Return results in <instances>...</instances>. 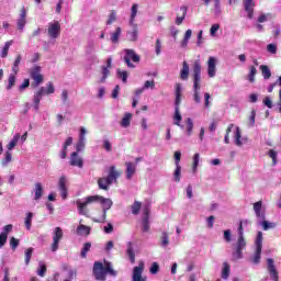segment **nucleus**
I'll use <instances>...</instances> for the list:
<instances>
[{
  "label": "nucleus",
  "mask_w": 281,
  "mask_h": 281,
  "mask_svg": "<svg viewBox=\"0 0 281 281\" xmlns=\"http://www.w3.org/2000/svg\"><path fill=\"white\" fill-rule=\"evenodd\" d=\"M95 199L97 198H94V195H89L87 198L77 200L76 205L78 214H80V216H89V205L95 203Z\"/></svg>",
  "instance_id": "obj_5"
},
{
  "label": "nucleus",
  "mask_w": 281,
  "mask_h": 281,
  "mask_svg": "<svg viewBox=\"0 0 281 281\" xmlns=\"http://www.w3.org/2000/svg\"><path fill=\"white\" fill-rule=\"evenodd\" d=\"M123 53L125 54L123 57L124 63L130 69H135V64L133 63L139 64L142 57H139V55H137V53H135V50L131 48H125Z\"/></svg>",
  "instance_id": "obj_6"
},
{
  "label": "nucleus",
  "mask_w": 281,
  "mask_h": 281,
  "mask_svg": "<svg viewBox=\"0 0 281 281\" xmlns=\"http://www.w3.org/2000/svg\"><path fill=\"white\" fill-rule=\"evenodd\" d=\"M267 262H268V270H269L271 280L278 281V270H276V263L273 259L269 258Z\"/></svg>",
  "instance_id": "obj_24"
},
{
  "label": "nucleus",
  "mask_w": 281,
  "mask_h": 281,
  "mask_svg": "<svg viewBox=\"0 0 281 281\" xmlns=\"http://www.w3.org/2000/svg\"><path fill=\"white\" fill-rule=\"evenodd\" d=\"M258 225L262 227L263 232H269V229H276V223L269 222L267 220H258Z\"/></svg>",
  "instance_id": "obj_26"
},
{
  "label": "nucleus",
  "mask_w": 281,
  "mask_h": 281,
  "mask_svg": "<svg viewBox=\"0 0 281 281\" xmlns=\"http://www.w3.org/2000/svg\"><path fill=\"white\" fill-rule=\"evenodd\" d=\"M34 194V201H41L43 196V184L41 182L35 183Z\"/></svg>",
  "instance_id": "obj_33"
},
{
  "label": "nucleus",
  "mask_w": 281,
  "mask_h": 281,
  "mask_svg": "<svg viewBox=\"0 0 281 281\" xmlns=\"http://www.w3.org/2000/svg\"><path fill=\"white\" fill-rule=\"evenodd\" d=\"M260 71L265 80H269V78H271V69H269V66L261 65Z\"/></svg>",
  "instance_id": "obj_43"
},
{
  "label": "nucleus",
  "mask_w": 281,
  "mask_h": 281,
  "mask_svg": "<svg viewBox=\"0 0 281 281\" xmlns=\"http://www.w3.org/2000/svg\"><path fill=\"white\" fill-rule=\"evenodd\" d=\"M19 139H21V134H15L13 138L10 140V143L7 145L8 150H12L13 148H16V144H19Z\"/></svg>",
  "instance_id": "obj_36"
},
{
  "label": "nucleus",
  "mask_w": 281,
  "mask_h": 281,
  "mask_svg": "<svg viewBox=\"0 0 281 281\" xmlns=\"http://www.w3.org/2000/svg\"><path fill=\"white\" fill-rule=\"evenodd\" d=\"M181 91H183V87L181 83H176V109H175V116H173V124L179 126V128L183 130L184 126L181 124V112H179V104H181Z\"/></svg>",
  "instance_id": "obj_4"
},
{
  "label": "nucleus",
  "mask_w": 281,
  "mask_h": 281,
  "mask_svg": "<svg viewBox=\"0 0 281 281\" xmlns=\"http://www.w3.org/2000/svg\"><path fill=\"white\" fill-rule=\"evenodd\" d=\"M267 52H269V54H278V45L268 44L267 45Z\"/></svg>",
  "instance_id": "obj_64"
},
{
  "label": "nucleus",
  "mask_w": 281,
  "mask_h": 281,
  "mask_svg": "<svg viewBox=\"0 0 281 281\" xmlns=\"http://www.w3.org/2000/svg\"><path fill=\"white\" fill-rule=\"evenodd\" d=\"M117 20V13L115 11H112L109 15V19L106 21V25H112Z\"/></svg>",
  "instance_id": "obj_57"
},
{
  "label": "nucleus",
  "mask_w": 281,
  "mask_h": 281,
  "mask_svg": "<svg viewBox=\"0 0 281 281\" xmlns=\"http://www.w3.org/2000/svg\"><path fill=\"white\" fill-rule=\"evenodd\" d=\"M27 24V11L25 10V7H23L20 11V16L16 20V26L20 32H23L25 30V25Z\"/></svg>",
  "instance_id": "obj_14"
},
{
  "label": "nucleus",
  "mask_w": 281,
  "mask_h": 281,
  "mask_svg": "<svg viewBox=\"0 0 281 281\" xmlns=\"http://www.w3.org/2000/svg\"><path fill=\"white\" fill-rule=\"evenodd\" d=\"M126 166V179H133V175H135L137 170V165L133 162H125Z\"/></svg>",
  "instance_id": "obj_25"
},
{
  "label": "nucleus",
  "mask_w": 281,
  "mask_h": 281,
  "mask_svg": "<svg viewBox=\"0 0 281 281\" xmlns=\"http://www.w3.org/2000/svg\"><path fill=\"white\" fill-rule=\"evenodd\" d=\"M87 128L86 127H80L79 131V140L76 143L75 148H76V153H82V150H85V146L87 144Z\"/></svg>",
  "instance_id": "obj_11"
},
{
  "label": "nucleus",
  "mask_w": 281,
  "mask_h": 281,
  "mask_svg": "<svg viewBox=\"0 0 281 281\" xmlns=\"http://www.w3.org/2000/svg\"><path fill=\"white\" fill-rule=\"evenodd\" d=\"M258 74V69L255 66H250V71L248 74L249 82H256V75Z\"/></svg>",
  "instance_id": "obj_49"
},
{
  "label": "nucleus",
  "mask_w": 281,
  "mask_h": 281,
  "mask_svg": "<svg viewBox=\"0 0 281 281\" xmlns=\"http://www.w3.org/2000/svg\"><path fill=\"white\" fill-rule=\"evenodd\" d=\"M144 261H140L138 266L134 267L132 273V281H148L144 276Z\"/></svg>",
  "instance_id": "obj_12"
},
{
  "label": "nucleus",
  "mask_w": 281,
  "mask_h": 281,
  "mask_svg": "<svg viewBox=\"0 0 281 281\" xmlns=\"http://www.w3.org/2000/svg\"><path fill=\"white\" fill-rule=\"evenodd\" d=\"M190 78V64L188 61L182 63V68L180 69V80L188 81Z\"/></svg>",
  "instance_id": "obj_23"
},
{
  "label": "nucleus",
  "mask_w": 281,
  "mask_h": 281,
  "mask_svg": "<svg viewBox=\"0 0 281 281\" xmlns=\"http://www.w3.org/2000/svg\"><path fill=\"white\" fill-rule=\"evenodd\" d=\"M94 198H97L95 203H101V205H103L102 218L97 221V223H104V221H106V212H109L110 207H113V201L102 195H94Z\"/></svg>",
  "instance_id": "obj_7"
},
{
  "label": "nucleus",
  "mask_w": 281,
  "mask_h": 281,
  "mask_svg": "<svg viewBox=\"0 0 281 281\" xmlns=\"http://www.w3.org/2000/svg\"><path fill=\"white\" fill-rule=\"evenodd\" d=\"M12 43L14 42L13 41L5 42L0 53L1 58H8V52H10V47H12Z\"/></svg>",
  "instance_id": "obj_39"
},
{
  "label": "nucleus",
  "mask_w": 281,
  "mask_h": 281,
  "mask_svg": "<svg viewBox=\"0 0 281 281\" xmlns=\"http://www.w3.org/2000/svg\"><path fill=\"white\" fill-rule=\"evenodd\" d=\"M213 3L216 16L221 15L223 12V9L221 8V0H213Z\"/></svg>",
  "instance_id": "obj_55"
},
{
  "label": "nucleus",
  "mask_w": 281,
  "mask_h": 281,
  "mask_svg": "<svg viewBox=\"0 0 281 281\" xmlns=\"http://www.w3.org/2000/svg\"><path fill=\"white\" fill-rule=\"evenodd\" d=\"M254 212L257 217V221H265L266 213H265V209L262 207V201H258L254 203Z\"/></svg>",
  "instance_id": "obj_18"
},
{
  "label": "nucleus",
  "mask_w": 281,
  "mask_h": 281,
  "mask_svg": "<svg viewBox=\"0 0 281 281\" xmlns=\"http://www.w3.org/2000/svg\"><path fill=\"white\" fill-rule=\"evenodd\" d=\"M143 232H149L150 231V221H149V215H150V205H145L143 207Z\"/></svg>",
  "instance_id": "obj_15"
},
{
  "label": "nucleus",
  "mask_w": 281,
  "mask_h": 281,
  "mask_svg": "<svg viewBox=\"0 0 281 281\" xmlns=\"http://www.w3.org/2000/svg\"><path fill=\"white\" fill-rule=\"evenodd\" d=\"M10 161H12V153H10V150H8V151H5L4 159L1 162L3 168H5V166H8V164H10Z\"/></svg>",
  "instance_id": "obj_52"
},
{
  "label": "nucleus",
  "mask_w": 281,
  "mask_h": 281,
  "mask_svg": "<svg viewBox=\"0 0 281 281\" xmlns=\"http://www.w3.org/2000/svg\"><path fill=\"white\" fill-rule=\"evenodd\" d=\"M71 166H76L77 168H83L85 166V160H82V156L78 151L71 154Z\"/></svg>",
  "instance_id": "obj_22"
},
{
  "label": "nucleus",
  "mask_w": 281,
  "mask_h": 281,
  "mask_svg": "<svg viewBox=\"0 0 281 281\" xmlns=\"http://www.w3.org/2000/svg\"><path fill=\"white\" fill-rule=\"evenodd\" d=\"M193 100L195 104H201V61L193 64Z\"/></svg>",
  "instance_id": "obj_2"
},
{
  "label": "nucleus",
  "mask_w": 281,
  "mask_h": 281,
  "mask_svg": "<svg viewBox=\"0 0 281 281\" xmlns=\"http://www.w3.org/2000/svg\"><path fill=\"white\" fill-rule=\"evenodd\" d=\"M119 78H121L122 82L126 83L128 80V72L126 70H117L116 71Z\"/></svg>",
  "instance_id": "obj_54"
},
{
  "label": "nucleus",
  "mask_w": 281,
  "mask_h": 281,
  "mask_svg": "<svg viewBox=\"0 0 281 281\" xmlns=\"http://www.w3.org/2000/svg\"><path fill=\"white\" fill-rule=\"evenodd\" d=\"M58 188L59 192L61 194V199H67L68 193H67V178L65 176H61L58 180Z\"/></svg>",
  "instance_id": "obj_20"
},
{
  "label": "nucleus",
  "mask_w": 281,
  "mask_h": 281,
  "mask_svg": "<svg viewBox=\"0 0 281 281\" xmlns=\"http://www.w3.org/2000/svg\"><path fill=\"white\" fill-rule=\"evenodd\" d=\"M63 239V228L55 227L53 231L52 251H58V243Z\"/></svg>",
  "instance_id": "obj_13"
},
{
  "label": "nucleus",
  "mask_w": 281,
  "mask_h": 281,
  "mask_svg": "<svg viewBox=\"0 0 281 281\" xmlns=\"http://www.w3.org/2000/svg\"><path fill=\"white\" fill-rule=\"evenodd\" d=\"M160 245L164 248H166L170 245V237L167 232H162V234L160 236Z\"/></svg>",
  "instance_id": "obj_40"
},
{
  "label": "nucleus",
  "mask_w": 281,
  "mask_h": 281,
  "mask_svg": "<svg viewBox=\"0 0 281 281\" xmlns=\"http://www.w3.org/2000/svg\"><path fill=\"white\" fill-rule=\"evenodd\" d=\"M190 38H192V30H187L184 33V37L181 42V47L186 48L188 47V43H190Z\"/></svg>",
  "instance_id": "obj_41"
},
{
  "label": "nucleus",
  "mask_w": 281,
  "mask_h": 281,
  "mask_svg": "<svg viewBox=\"0 0 281 281\" xmlns=\"http://www.w3.org/2000/svg\"><path fill=\"white\" fill-rule=\"evenodd\" d=\"M30 74H31V78H33V79L36 78L37 76H40L41 75V66L33 67L30 71Z\"/></svg>",
  "instance_id": "obj_59"
},
{
  "label": "nucleus",
  "mask_w": 281,
  "mask_h": 281,
  "mask_svg": "<svg viewBox=\"0 0 281 281\" xmlns=\"http://www.w3.org/2000/svg\"><path fill=\"white\" fill-rule=\"evenodd\" d=\"M254 8H256L254 0H244V9L248 19H254Z\"/></svg>",
  "instance_id": "obj_21"
},
{
  "label": "nucleus",
  "mask_w": 281,
  "mask_h": 281,
  "mask_svg": "<svg viewBox=\"0 0 281 281\" xmlns=\"http://www.w3.org/2000/svg\"><path fill=\"white\" fill-rule=\"evenodd\" d=\"M149 272L151 276H157V273H159V263L153 262L151 267L149 268Z\"/></svg>",
  "instance_id": "obj_60"
},
{
  "label": "nucleus",
  "mask_w": 281,
  "mask_h": 281,
  "mask_svg": "<svg viewBox=\"0 0 281 281\" xmlns=\"http://www.w3.org/2000/svg\"><path fill=\"white\" fill-rule=\"evenodd\" d=\"M273 19V15L271 13H261L257 21L258 23H267V21H271Z\"/></svg>",
  "instance_id": "obj_45"
},
{
  "label": "nucleus",
  "mask_w": 281,
  "mask_h": 281,
  "mask_svg": "<svg viewBox=\"0 0 281 281\" xmlns=\"http://www.w3.org/2000/svg\"><path fill=\"white\" fill-rule=\"evenodd\" d=\"M86 54L90 65H98V63H100V59H98V55L95 54V47L93 45L87 47Z\"/></svg>",
  "instance_id": "obj_17"
},
{
  "label": "nucleus",
  "mask_w": 281,
  "mask_h": 281,
  "mask_svg": "<svg viewBox=\"0 0 281 281\" xmlns=\"http://www.w3.org/2000/svg\"><path fill=\"white\" fill-rule=\"evenodd\" d=\"M8 86L7 89L8 91H10V89H12V87H14V85H16V74H10L9 79H8Z\"/></svg>",
  "instance_id": "obj_48"
},
{
  "label": "nucleus",
  "mask_w": 281,
  "mask_h": 281,
  "mask_svg": "<svg viewBox=\"0 0 281 281\" xmlns=\"http://www.w3.org/2000/svg\"><path fill=\"white\" fill-rule=\"evenodd\" d=\"M199 161H201V155L199 153L193 156V172L199 168Z\"/></svg>",
  "instance_id": "obj_58"
},
{
  "label": "nucleus",
  "mask_w": 281,
  "mask_h": 281,
  "mask_svg": "<svg viewBox=\"0 0 281 281\" xmlns=\"http://www.w3.org/2000/svg\"><path fill=\"white\" fill-rule=\"evenodd\" d=\"M91 250V243H86L81 249V258H87V252Z\"/></svg>",
  "instance_id": "obj_56"
},
{
  "label": "nucleus",
  "mask_w": 281,
  "mask_h": 281,
  "mask_svg": "<svg viewBox=\"0 0 281 281\" xmlns=\"http://www.w3.org/2000/svg\"><path fill=\"white\" fill-rule=\"evenodd\" d=\"M131 27H133V30L127 32V36L132 43H135L139 37V31L137 30V24L131 25Z\"/></svg>",
  "instance_id": "obj_31"
},
{
  "label": "nucleus",
  "mask_w": 281,
  "mask_h": 281,
  "mask_svg": "<svg viewBox=\"0 0 281 281\" xmlns=\"http://www.w3.org/2000/svg\"><path fill=\"white\" fill-rule=\"evenodd\" d=\"M71 146V137L67 138V140L64 144V147L61 151L59 153L60 159H67V147Z\"/></svg>",
  "instance_id": "obj_37"
},
{
  "label": "nucleus",
  "mask_w": 281,
  "mask_h": 281,
  "mask_svg": "<svg viewBox=\"0 0 281 281\" xmlns=\"http://www.w3.org/2000/svg\"><path fill=\"white\" fill-rule=\"evenodd\" d=\"M110 41L112 43H120V36H122V27L117 26L114 32L110 34Z\"/></svg>",
  "instance_id": "obj_34"
},
{
  "label": "nucleus",
  "mask_w": 281,
  "mask_h": 281,
  "mask_svg": "<svg viewBox=\"0 0 281 281\" xmlns=\"http://www.w3.org/2000/svg\"><path fill=\"white\" fill-rule=\"evenodd\" d=\"M101 69H102L101 71L102 77L100 78V82H106V79L109 78V75L111 74V71L106 66H102Z\"/></svg>",
  "instance_id": "obj_50"
},
{
  "label": "nucleus",
  "mask_w": 281,
  "mask_h": 281,
  "mask_svg": "<svg viewBox=\"0 0 281 281\" xmlns=\"http://www.w3.org/2000/svg\"><path fill=\"white\" fill-rule=\"evenodd\" d=\"M255 245H256V250L251 258V262H254V265H259L261 254H262V232L257 233Z\"/></svg>",
  "instance_id": "obj_8"
},
{
  "label": "nucleus",
  "mask_w": 281,
  "mask_h": 281,
  "mask_svg": "<svg viewBox=\"0 0 281 281\" xmlns=\"http://www.w3.org/2000/svg\"><path fill=\"white\" fill-rule=\"evenodd\" d=\"M120 175L122 173L115 169V166H111L108 177L98 179L100 190H109V186H111V183H117Z\"/></svg>",
  "instance_id": "obj_3"
},
{
  "label": "nucleus",
  "mask_w": 281,
  "mask_h": 281,
  "mask_svg": "<svg viewBox=\"0 0 281 281\" xmlns=\"http://www.w3.org/2000/svg\"><path fill=\"white\" fill-rule=\"evenodd\" d=\"M234 139H235L236 146H243V143L247 142V138H243V134L240 133V127L238 126L235 127Z\"/></svg>",
  "instance_id": "obj_27"
},
{
  "label": "nucleus",
  "mask_w": 281,
  "mask_h": 281,
  "mask_svg": "<svg viewBox=\"0 0 281 281\" xmlns=\"http://www.w3.org/2000/svg\"><path fill=\"white\" fill-rule=\"evenodd\" d=\"M194 131V123L192 122V120L190 117L187 119V136L191 137L192 133Z\"/></svg>",
  "instance_id": "obj_46"
},
{
  "label": "nucleus",
  "mask_w": 281,
  "mask_h": 281,
  "mask_svg": "<svg viewBox=\"0 0 281 281\" xmlns=\"http://www.w3.org/2000/svg\"><path fill=\"white\" fill-rule=\"evenodd\" d=\"M139 11V4L134 3L131 8L130 25H135V19H137V12Z\"/></svg>",
  "instance_id": "obj_28"
},
{
  "label": "nucleus",
  "mask_w": 281,
  "mask_h": 281,
  "mask_svg": "<svg viewBox=\"0 0 281 281\" xmlns=\"http://www.w3.org/2000/svg\"><path fill=\"white\" fill-rule=\"evenodd\" d=\"M34 252V248H29L25 251V265H30V260H32V254Z\"/></svg>",
  "instance_id": "obj_61"
},
{
  "label": "nucleus",
  "mask_w": 281,
  "mask_h": 281,
  "mask_svg": "<svg viewBox=\"0 0 281 281\" xmlns=\"http://www.w3.org/2000/svg\"><path fill=\"white\" fill-rule=\"evenodd\" d=\"M43 95H45V87L40 88V90L37 92H35V94H34L33 106H34L35 111H38Z\"/></svg>",
  "instance_id": "obj_19"
},
{
  "label": "nucleus",
  "mask_w": 281,
  "mask_h": 281,
  "mask_svg": "<svg viewBox=\"0 0 281 281\" xmlns=\"http://www.w3.org/2000/svg\"><path fill=\"white\" fill-rule=\"evenodd\" d=\"M36 273L37 276H40V278H45V273H47V266L45 265V262L43 261L38 262V268Z\"/></svg>",
  "instance_id": "obj_38"
},
{
  "label": "nucleus",
  "mask_w": 281,
  "mask_h": 281,
  "mask_svg": "<svg viewBox=\"0 0 281 281\" xmlns=\"http://www.w3.org/2000/svg\"><path fill=\"white\" fill-rule=\"evenodd\" d=\"M173 180L179 183L181 181V165L176 166V170L173 172Z\"/></svg>",
  "instance_id": "obj_51"
},
{
  "label": "nucleus",
  "mask_w": 281,
  "mask_h": 281,
  "mask_svg": "<svg viewBox=\"0 0 281 281\" xmlns=\"http://www.w3.org/2000/svg\"><path fill=\"white\" fill-rule=\"evenodd\" d=\"M48 36L52 38L60 36V23L58 21L48 24Z\"/></svg>",
  "instance_id": "obj_16"
},
{
  "label": "nucleus",
  "mask_w": 281,
  "mask_h": 281,
  "mask_svg": "<svg viewBox=\"0 0 281 281\" xmlns=\"http://www.w3.org/2000/svg\"><path fill=\"white\" fill-rule=\"evenodd\" d=\"M133 120V114L131 112H126L121 120L122 128H128L131 126V121Z\"/></svg>",
  "instance_id": "obj_32"
},
{
  "label": "nucleus",
  "mask_w": 281,
  "mask_h": 281,
  "mask_svg": "<svg viewBox=\"0 0 281 281\" xmlns=\"http://www.w3.org/2000/svg\"><path fill=\"white\" fill-rule=\"evenodd\" d=\"M229 273H231L229 263L224 262L223 263V269H222V278H223V280H227L229 278Z\"/></svg>",
  "instance_id": "obj_44"
},
{
  "label": "nucleus",
  "mask_w": 281,
  "mask_h": 281,
  "mask_svg": "<svg viewBox=\"0 0 281 281\" xmlns=\"http://www.w3.org/2000/svg\"><path fill=\"white\" fill-rule=\"evenodd\" d=\"M21 60H23V56H21V54L16 55L12 66L13 74H19V65H21Z\"/></svg>",
  "instance_id": "obj_42"
},
{
  "label": "nucleus",
  "mask_w": 281,
  "mask_h": 281,
  "mask_svg": "<svg viewBox=\"0 0 281 281\" xmlns=\"http://www.w3.org/2000/svg\"><path fill=\"white\" fill-rule=\"evenodd\" d=\"M218 30H221V24H213L211 26V30H210V34L212 37L216 36V32H218Z\"/></svg>",
  "instance_id": "obj_63"
},
{
  "label": "nucleus",
  "mask_w": 281,
  "mask_h": 281,
  "mask_svg": "<svg viewBox=\"0 0 281 281\" xmlns=\"http://www.w3.org/2000/svg\"><path fill=\"white\" fill-rule=\"evenodd\" d=\"M32 218H34V213H32V212L27 213L25 221H24L27 232H30V229H32Z\"/></svg>",
  "instance_id": "obj_47"
},
{
  "label": "nucleus",
  "mask_w": 281,
  "mask_h": 281,
  "mask_svg": "<svg viewBox=\"0 0 281 281\" xmlns=\"http://www.w3.org/2000/svg\"><path fill=\"white\" fill-rule=\"evenodd\" d=\"M247 247L245 238L238 237L235 251L233 252V260H240L243 258V250Z\"/></svg>",
  "instance_id": "obj_10"
},
{
  "label": "nucleus",
  "mask_w": 281,
  "mask_h": 281,
  "mask_svg": "<svg viewBox=\"0 0 281 281\" xmlns=\"http://www.w3.org/2000/svg\"><path fill=\"white\" fill-rule=\"evenodd\" d=\"M77 236H89L91 234V227L80 224L76 229Z\"/></svg>",
  "instance_id": "obj_30"
},
{
  "label": "nucleus",
  "mask_w": 281,
  "mask_h": 281,
  "mask_svg": "<svg viewBox=\"0 0 281 281\" xmlns=\"http://www.w3.org/2000/svg\"><path fill=\"white\" fill-rule=\"evenodd\" d=\"M106 273H109V276H112V278H115V276H117V271L113 270V263L105 261L104 267V263L100 261L94 262L93 276L95 280L106 281Z\"/></svg>",
  "instance_id": "obj_1"
},
{
  "label": "nucleus",
  "mask_w": 281,
  "mask_h": 281,
  "mask_svg": "<svg viewBox=\"0 0 281 281\" xmlns=\"http://www.w3.org/2000/svg\"><path fill=\"white\" fill-rule=\"evenodd\" d=\"M126 255L128 256L132 265H135V250L133 249V244L131 241L127 243Z\"/></svg>",
  "instance_id": "obj_35"
},
{
  "label": "nucleus",
  "mask_w": 281,
  "mask_h": 281,
  "mask_svg": "<svg viewBox=\"0 0 281 281\" xmlns=\"http://www.w3.org/2000/svg\"><path fill=\"white\" fill-rule=\"evenodd\" d=\"M251 222L249 220H243L239 222L238 238H245V227H249Z\"/></svg>",
  "instance_id": "obj_29"
},
{
  "label": "nucleus",
  "mask_w": 281,
  "mask_h": 281,
  "mask_svg": "<svg viewBox=\"0 0 281 281\" xmlns=\"http://www.w3.org/2000/svg\"><path fill=\"white\" fill-rule=\"evenodd\" d=\"M142 210V203L139 201H135L132 205V214L137 215L139 214V211Z\"/></svg>",
  "instance_id": "obj_53"
},
{
  "label": "nucleus",
  "mask_w": 281,
  "mask_h": 281,
  "mask_svg": "<svg viewBox=\"0 0 281 281\" xmlns=\"http://www.w3.org/2000/svg\"><path fill=\"white\" fill-rule=\"evenodd\" d=\"M216 65H218V58L211 56L206 61V71L209 78H216Z\"/></svg>",
  "instance_id": "obj_9"
},
{
  "label": "nucleus",
  "mask_w": 281,
  "mask_h": 281,
  "mask_svg": "<svg viewBox=\"0 0 281 281\" xmlns=\"http://www.w3.org/2000/svg\"><path fill=\"white\" fill-rule=\"evenodd\" d=\"M143 89L146 91L148 89H155V80L145 81Z\"/></svg>",
  "instance_id": "obj_62"
}]
</instances>
